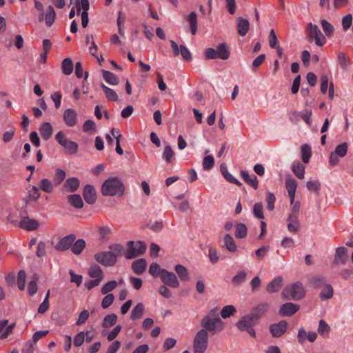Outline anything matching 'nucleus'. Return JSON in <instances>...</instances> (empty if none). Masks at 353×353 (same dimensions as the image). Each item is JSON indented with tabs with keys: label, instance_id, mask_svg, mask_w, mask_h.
<instances>
[{
	"label": "nucleus",
	"instance_id": "nucleus-59",
	"mask_svg": "<svg viewBox=\"0 0 353 353\" xmlns=\"http://www.w3.org/2000/svg\"><path fill=\"white\" fill-rule=\"evenodd\" d=\"M83 130L85 132L92 133L96 131L95 123L91 119L86 120L83 125Z\"/></svg>",
	"mask_w": 353,
	"mask_h": 353
},
{
	"label": "nucleus",
	"instance_id": "nucleus-5",
	"mask_svg": "<svg viewBox=\"0 0 353 353\" xmlns=\"http://www.w3.org/2000/svg\"><path fill=\"white\" fill-rule=\"evenodd\" d=\"M230 56V51L225 43H219L216 48H208L205 50V57L207 59L227 60Z\"/></svg>",
	"mask_w": 353,
	"mask_h": 353
},
{
	"label": "nucleus",
	"instance_id": "nucleus-36",
	"mask_svg": "<svg viewBox=\"0 0 353 353\" xmlns=\"http://www.w3.org/2000/svg\"><path fill=\"white\" fill-rule=\"evenodd\" d=\"M174 270L182 281H188L190 280L188 270L184 265L177 264L175 265Z\"/></svg>",
	"mask_w": 353,
	"mask_h": 353
},
{
	"label": "nucleus",
	"instance_id": "nucleus-18",
	"mask_svg": "<svg viewBox=\"0 0 353 353\" xmlns=\"http://www.w3.org/2000/svg\"><path fill=\"white\" fill-rule=\"evenodd\" d=\"M347 252L348 250L345 247H339L336 248L333 261L334 264L338 265L340 263L345 264L349 259Z\"/></svg>",
	"mask_w": 353,
	"mask_h": 353
},
{
	"label": "nucleus",
	"instance_id": "nucleus-22",
	"mask_svg": "<svg viewBox=\"0 0 353 353\" xmlns=\"http://www.w3.org/2000/svg\"><path fill=\"white\" fill-rule=\"evenodd\" d=\"M286 188L290 199V203L293 204L295 199V194L297 188V183L295 179L290 178L286 180Z\"/></svg>",
	"mask_w": 353,
	"mask_h": 353
},
{
	"label": "nucleus",
	"instance_id": "nucleus-16",
	"mask_svg": "<svg viewBox=\"0 0 353 353\" xmlns=\"http://www.w3.org/2000/svg\"><path fill=\"white\" fill-rule=\"evenodd\" d=\"M64 122L69 127H73L78 122L77 113L72 108L66 109L63 114Z\"/></svg>",
	"mask_w": 353,
	"mask_h": 353
},
{
	"label": "nucleus",
	"instance_id": "nucleus-43",
	"mask_svg": "<svg viewBox=\"0 0 353 353\" xmlns=\"http://www.w3.org/2000/svg\"><path fill=\"white\" fill-rule=\"evenodd\" d=\"M117 316L115 314L112 313V314H108V315L105 316V317L103 318V323H102V327L103 328H108V327H112L117 323Z\"/></svg>",
	"mask_w": 353,
	"mask_h": 353
},
{
	"label": "nucleus",
	"instance_id": "nucleus-6",
	"mask_svg": "<svg viewBox=\"0 0 353 353\" xmlns=\"http://www.w3.org/2000/svg\"><path fill=\"white\" fill-rule=\"evenodd\" d=\"M259 321L256 317L251 313L243 316L236 324L237 328L241 331H246L251 336L255 337L256 332L253 327L256 325Z\"/></svg>",
	"mask_w": 353,
	"mask_h": 353
},
{
	"label": "nucleus",
	"instance_id": "nucleus-51",
	"mask_svg": "<svg viewBox=\"0 0 353 353\" xmlns=\"http://www.w3.org/2000/svg\"><path fill=\"white\" fill-rule=\"evenodd\" d=\"M253 213L256 218L264 219L263 206L261 202L256 203L253 206Z\"/></svg>",
	"mask_w": 353,
	"mask_h": 353
},
{
	"label": "nucleus",
	"instance_id": "nucleus-48",
	"mask_svg": "<svg viewBox=\"0 0 353 353\" xmlns=\"http://www.w3.org/2000/svg\"><path fill=\"white\" fill-rule=\"evenodd\" d=\"M247 274L245 271H241L236 274L232 279L233 284L236 286L240 285L246 281Z\"/></svg>",
	"mask_w": 353,
	"mask_h": 353
},
{
	"label": "nucleus",
	"instance_id": "nucleus-9",
	"mask_svg": "<svg viewBox=\"0 0 353 353\" xmlns=\"http://www.w3.org/2000/svg\"><path fill=\"white\" fill-rule=\"evenodd\" d=\"M208 333L205 330H200L196 334L193 341L194 353H204L208 347Z\"/></svg>",
	"mask_w": 353,
	"mask_h": 353
},
{
	"label": "nucleus",
	"instance_id": "nucleus-38",
	"mask_svg": "<svg viewBox=\"0 0 353 353\" xmlns=\"http://www.w3.org/2000/svg\"><path fill=\"white\" fill-rule=\"evenodd\" d=\"M292 170L295 176L303 179L305 176V167L300 162H294L292 163Z\"/></svg>",
	"mask_w": 353,
	"mask_h": 353
},
{
	"label": "nucleus",
	"instance_id": "nucleus-62",
	"mask_svg": "<svg viewBox=\"0 0 353 353\" xmlns=\"http://www.w3.org/2000/svg\"><path fill=\"white\" fill-rule=\"evenodd\" d=\"M347 152V143H343L338 145L334 150V152L341 157H343L346 155Z\"/></svg>",
	"mask_w": 353,
	"mask_h": 353
},
{
	"label": "nucleus",
	"instance_id": "nucleus-61",
	"mask_svg": "<svg viewBox=\"0 0 353 353\" xmlns=\"http://www.w3.org/2000/svg\"><path fill=\"white\" fill-rule=\"evenodd\" d=\"M306 187L308 190H314L316 194H319L321 183L319 181H308L306 183Z\"/></svg>",
	"mask_w": 353,
	"mask_h": 353
},
{
	"label": "nucleus",
	"instance_id": "nucleus-45",
	"mask_svg": "<svg viewBox=\"0 0 353 353\" xmlns=\"http://www.w3.org/2000/svg\"><path fill=\"white\" fill-rule=\"evenodd\" d=\"M188 21L193 35L197 32V17L195 12H191L188 15Z\"/></svg>",
	"mask_w": 353,
	"mask_h": 353
},
{
	"label": "nucleus",
	"instance_id": "nucleus-33",
	"mask_svg": "<svg viewBox=\"0 0 353 353\" xmlns=\"http://www.w3.org/2000/svg\"><path fill=\"white\" fill-rule=\"evenodd\" d=\"M103 72V77L105 79V81L111 85H118L119 83V77L115 75L114 73L107 71L105 70H102Z\"/></svg>",
	"mask_w": 353,
	"mask_h": 353
},
{
	"label": "nucleus",
	"instance_id": "nucleus-30",
	"mask_svg": "<svg viewBox=\"0 0 353 353\" xmlns=\"http://www.w3.org/2000/svg\"><path fill=\"white\" fill-rule=\"evenodd\" d=\"M322 290L319 294V298L321 301H325L331 299L334 294V290L330 284H325L322 287Z\"/></svg>",
	"mask_w": 353,
	"mask_h": 353
},
{
	"label": "nucleus",
	"instance_id": "nucleus-13",
	"mask_svg": "<svg viewBox=\"0 0 353 353\" xmlns=\"http://www.w3.org/2000/svg\"><path fill=\"white\" fill-rule=\"evenodd\" d=\"M161 279L165 285L170 287L176 288L179 286V281L176 274L172 272L168 271L167 270H163Z\"/></svg>",
	"mask_w": 353,
	"mask_h": 353
},
{
	"label": "nucleus",
	"instance_id": "nucleus-42",
	"mask_svg": "<svg viewBox=\"0 0 353 353\" xmlns=\"http://www.w3.org/2000/svg\"><path fill=\"white\" fill-rule=\"evenodd\" d=\"M288 229L291 232H296L300 228V224L297 217L288 216Z\"/></svg>",
	"mask_w": 353,
	"mask_h": 353
},
{
	"label": "nucleus",
	"instance_id": "nucleus-60",
	"mask_svg": "<svg viewBox=\"0 0 353 353\" xmlns=\"http://www.w3.org/2000/svg\"><path fill=\"white\" fill-rule=\"evenodd\" d=\"M34 279L30 281L28 285V292L30 296L34 295L37 292V279H38V276L37 275H34Z\"/></svg>",
	"mask_w": 353,
	"mask_h": 353
},
{
	"label": "nucleus",
	"instance_id": "nucleus-24",
	"mask_svg": "<svg viewBox=\"0 0 353 353\" xmlns=\"http://www.w3.org/2000/svg\"><path fill=\"white\" fill-rule=\"evenodd\" d=\"M283 285V278L278 276L273 279L268 285L266 290L268 293H274L279 291Z\"/></svg>",
	"mask_w": 353,
	"mask_h": 353
},
{
	"label": "nucleus",
	"instance_id": "nucleus-46",
	"mask_svg": "<svg viewBox=\"0 0 353 353\" xmlns=\"http://www.w3.org/2000/svg\"><path fill=\"white\" fill-rule=\"evenodd\" d=\"M321 23L325 34L328 37H331L334 32V26L325 19H321Z\"/></svg>",
	"mask_w": 353,
	"mask_h": 353
},
{
	"label": "nucleus",
	"instance_id": "nucleus-35",
	"mask_svg": "<svg viewBox=\"0 0 353 353\" xmlns=\"http://www.w3.org/2000/svg\"><path fill=\"white\" fill-rule=\"evenodd\" d=\"M223 243L224 245L226 248V249L231 252H236L237 250L236 245L232 238V236L229 234H226L223 237Z\"/></svg>",
	"mask_w": 353,
	"mask_h": 353
},
{
	"label": "nucleus",
	"instance_id": "nucleus-28",
	"mask_svg": "<svg viewBox=\"0 0 353 353\" xmlns=\"http://www.w3.org/2000/svg\"><path fill=\"white\" fill-rule=\"evenodd\" d=\"M86 246V243L84 239H79L74 241L71 246V251L75 255H79L82 253Z\"/></svg>",
	"mask_w": 353,
	"mask_h": 353
},
{
	"label": "nucleus",
	"instance_id": "nucleus-31",
	"mask_svg": "<svg viewBox=\"0 0 353 353\" xmlns=\"http://www.w3.org/2000/svg\"><path fill=\"white\" fill-rule=\"evenodd\" d=\"M55 18H56L55 10H54V8L52 7V6L50 5V6H48L47 12L45 14V19L44 20L46 22V25L48 27H51L54 22Z\"/></svg>",
	"mask_w": 353,
	"mask_h": 353
},
{
	"label": "nucleus",
	"instance_id": "nucleus-20",
	"mask_svg": "<svg viewBox=\"0 0 353 353\" xmlns=\"http://www.w3.org/2000/svg\"><path fill=\"white\" fill-rule=\"evenodd\" d=\"M240 175L248 185L252 187L253 189L256 190L259 185V181L256 175H250L248 172L246 170H241Z\"/></svg>",
	"mask_w": 353,
	"mask_h": 353
},
{
	"label": "nucleus",
	"instance_id": "nucleus-54",
	"mask_svg": "<svg viewBox=\"0 0 353 353\" xmlns=\"http://www.w3.org/2000/svg\"><path fill=\"white\" fill-rule=\"evenodd\" d=\"M163 270V269H161L158 263H152L149 268V273L154 277L158 276H160L161 277L162 275Z\"/></svg>",
	"mask_w": 353,
	"mask_h": 353
},
{
	"label": "nucleus",
	"instance_id": "nucleus-19",
	"mask_svg": "<svg viewBox=\"0 0 353 353\" xmlns=\"http://www.w3.org/2000/svg\"><path fill=\"white\" fill-rule=\"evenodd\" d=\"M270 307L269 303L262 302L254 307L250 313L256 316V319L259 321V319L268 312Z\"/></svg>",
	"mask_w": 353,
	"mask_h": 353
},
{
	"label": "nucleus",
	"instance_id": "nucleus-15",
	"mask_svg": "<svg viewBox=\"0 0 353 353\" xmlns=\"http://www.w3.org/2000/svg\"><path fill=\"white\" fill-rule=\"evenodd\" d=\"M300 307L299 305L288 302L283 304L279 310V314L282 316H291L294 314Z\"/></svg>",
	"mask_w": 353,
	"mask_h": 353
},
{
	"label": "nucleus",
	"instance_id": "nucleus-50",
	"mask_svg": "<svg viewBox=\"0 0 353 353\" xmlns=\"http://www.w3.org/2000/svg\"><path fill=\"white\" fill-rule=\"evenodd\" d=\"M66 173L62 169L58 168L56 170L55 175L54 176V182L55 185H59L65 179Z\"/></svg>",
	"mask_w": 353,
	"mask_h": 353
},
{
	"label": "nucleus",
	"instance_id": "nucleus-26",
	"mask_svg": "<svg viewBox=\"0 0 353 353\" xmlns=\"http://www.w3.org/2000/svg\"><path fill=\"white\" fill-rule=\"evenodd\" d=\"M146 268V260L145 259H139L135 260L132 263V269L137 274H141Z\"/></svg>",
	"mask_w": 353,
	"mask_h": 353
},
{
	"label": "nucleus",
	"instance_id": "nucleus-14",
	"mask_svg": "<svg viewBox=\"0 0 353 353\" xmlns=\"http://www.w3.org/2000/svg\"><path fill=\"white\" fill-rule=\"evenodd\" d=\"M76 239L74 234H68L61 239L55 245V249L59 252H64L71 248L72 244Z\"/></svg>",
	"mask_w": 353,
	"mask_h": 353
},
{
	"label": "nucleus",
	"instance_id": "nucleus-25",
	"mask_svg": "<svg viewBox=\"0 0 353 353\" xmlns=\"http://www.w3.org/2000/svg\"><path fill=\"white\" fill-rule=\"evenodd\" d=\"M250 23L248 19L239 17L237 19L238 33L240 36L244 37L248 32Z\"/></svg>",
	"mask_w": 353,
	"mask_h": 353
},
{
	"label": "nucleus",
	"instance_id": "nucleus-11",
	"mask_svg": "<svg viewBox=\"0 0 353 353\" xmlns=\"http://www.w3.org/2000/svg\"><path fill=\"white\" fill-rule=\"evenodd\" d=\"M21 219L19 221H12V223H15L20 227L21 229H23L27 231H32L35 230L38 228L39 223V222L34 219L30 218L28 216V212L26 210H24L21 214Z\"/></svg>",
	"mask_w": 353,
	"mask_h": 353
},
{
	"label": "nucleus",
	"instance_id": "nucleus-55",
	"mask_svg": "<svg viewBox=\"0 0 353 353\" xmlns=\"http://www.w3.org/2000/svg\"><path fill=\"white\" fill-rule=\"evenodd\" d=\"M26 274L24 270H20L17 275V285L20 290H23L26 285Z\"/></svg>",
	"mask_w": 353,
	"mask_h": 353
},
{
	"label": "nucleus",
	"instance_id": "nucleus-52",
	"mask_svg": "<svg viewBox=\"0 0 353 353\" xmlns=\"http://www.w3.org/2000/svg\"><path fill=\"white\" fill-rule=\"evenodd\" d=\"M118 283L116 281H110L103 285L101 290V292L103 294H108L110 292L114 290Z\"/></svg>",
	"mask_w": 353,
	"mask_h": 353
},
{
	"label": "nucleus",
	"instance_id": "nucleus-2",
	"mask_svg": "<svg viewBox=\"0 0 353 353\" xmlns=\"http://www.w3.org/2000/svg\"><path fill=\"white\" fill-rule=\"evenodd\" d=\"M203 330L206 332H212L213 334L216 332H220L224 328L225 323L219 317L218 310L212 309L208 314L205 316L201 322Z\"/></svg>",
	"mask_w": 353,
	"mask_h": 353
},
{
	"label": "nucleus",
	"instance_id": "nucleus-49",
	"mask_svg": "<svg viewBox=\"0 0 353 353\" xmlns=\"http://www.w3.org/2000/svg\"><path fill=\"white\" fill-rule=\"evenodd\" d=\"M302 160L304 163H307L312 156L311 148L305 144L301 147Z\"/></svg>",
	"mask_w": 353,
	"mask_h": 353
},
{
	"label": "nucleus",
	"instance_id": "nucleus-34",
	"mask_svg": "<svg viewBox=\"0 0 353 353\" xmlns=\"http://www.w3.org/2000/svg\"><path fill=\"white\" fill-rule=\"evenodd\" d=\"M144 311V305L142 303H137L132 309L130 314L132 320H137L142 317Z\"/></svg>",
	"mask_w": 353,
	"mask_h": 353
},
{
	"label": "nucleus",
	"instance_id": "nucleus-37",
	"mask_svg": "<svg viewBox=\"0 0 353 353\" xmlns=\"http://www.w3.org/2000/svg\"><path fill=\"white\" fill-rule=\"evenodd\" d=\"M68 203L73 207L80 209L83 206V200L79 194H71L68 196Z\"/></svg>",
	"mask_w": 353,
	"mask_h": 353
},
{
	"label": "nucleus",
	"instance_id": "nucleus-17",
	"mask_svg": "<svg viewBox=\"0 0 353 353\" xmlns=\"http://www.w3.org/2000/svg\"><path fill=\"white\" fill-rule=\"evenodd\" d=\"M83 196L85 202L90 205H92L96 202L97 194L93 185H86L83 191Z\"/></svg>",
	"mask_w": 353,
	"mask_h": 353
},
{
	"label": "nucleus",
	"instance_id": "nucleus-44",
	"mask_svg": "<svg viewBox=\"0 0 353 353\" xmlns=\"http://www.w3.org/2000/svg\"><path fill=\"white\" fill-rule=\"evenodd\" d=\"M248 229L243 223H239L235 227V237L237 239H243L247 236Z\"/></svg>",
	"mask_w": 353,
	"mask_h": 353
},
{
	"label": "nucleus",
	"instance_id": "nucleus-58",
	"mask_svg": "<svg viewBox=\"0 0 353 353\" xmlns=\"http://www.w3.org/2000/svg\"><path fill=\"white\" fill-rule=\"evenodd\" d=\"M174 153L170 145H166L163 152V159L168 163L172 161V159L174 157Z\"/></svg>",
	"mask_w": 353,
	"mask_h": 353
},
{
	"label": "nucleus",
	"instance_id": "nucleus-63",
	"mask_svg": "<svg viewBox=\"0 0 353 353\" xmlns=\"http://www.w3.org/2000/svg\"><path fill=\"white\" fill-rule=\"evenodd\" d=\"M214 165V159L213 156L208 155L204 157L203 160V168L205 170L211 169Z\"/></svg>",
	"mask_w": 353,
	"mask_h": 353
},
{
	"label": "nucleus",
	"instance_id": "nucleus-53",
	"mask_svg": "<svg viewBox=\"0 0 353 353\" xmlns=\"http://www.w3.org/2000/svg\"><path fill=\"white\" fill-rule=\"evenodd\" d=\"M236 312V309L234 306L232 305H228L226 306H224L221 311V317L223 319H226L232 316L234 312Z\"/></svg>",
	"mask_w": 353,
	"mask_h": 353
},
{
	"label": "nucleus",
	"instance_id": "nucleus-4",
	"mask_svg": "<svg viewBox=\"0 0 353 353\" xmlns=\"http://www.w3.org/2000/svg\"><path fill=\"white\" fill-rule=\"evenodd\" d=\"M305 295V290L299 281L286 285L282 292V296L286 300L300 301Z\"/></svg>",
	"mask_w": 353,
	"mask_h": 353
},
{
	"label": "nucleus",
	"instance_id": "nucleus-3",
	"mask_svg": "<svg viewBox=\"0 0 353 353\" xmlns=\"http://www.w3.org/2000/svg\"><path fill=\"white\" fill-rule=\"evenodd\" d=\"M124 184L117 176L109 177L103 183L101 186V193L105 196L115 195L121 196L124 194Z\"/></svg>",
	"mask_w": 353,
	"mask_h": 353
},
{
	"label": "nucleus",
	"instance_id": "nucleus-64",
	"mask_svg": "<svg viewBox=\"0 0 353 353\" xmlns=\"http://www.w3.org/2000/svg\"><path fill=\"white\" fill-rule=\"evenodd\" d=\"M114 300V296L113 294H108L105 296L103 297L101 301V307L103 309H106L109 307L113 303Z\"/></svg>",
	"mask_w": 353,
	"mask_h": 353
},
{
	"label": "nucleus",
	"instance_id": "nucleus-10",
	"mask_svg": "<svg viewBox=\"0 0 353 353\" xmlns=\"http://www.w3.org/2000/svg\"><path fill=\"white\" fill-rule=\"evenodd\" d=\"M55 139L64 148L65 153L73 155L77 152L78 144L74 141L68 140L63 131H59L57 133Z\"/></svg>",
	"mask_w": 353,
	"mask_h": 353
},
{
	"label": "nucleus",
	"instance_id": "nucleus-41",
	"mask_svg": "<svg viewBox=\"0 0 353 353\" xmlns=\"http://www.w3.org/2000/svg\"><path fill=\"white\" fill-rule=\"evenodd\" d=\"M101 87L102 88V89L104 92L105 97L109 101H117L118 100V95L114 90L110 88L109 87H108L107 85H105L103 83H101Z\"/></svg>",
	"mask_w": 353,
	"mask_h": 353
},
{
	"label": "nucleus",
	"instance_id": "nucleus-57",
	"mask_svg": "<svg viewBox=\"0 0 353 353\" xmlns=\"http://www.w3.org/2000/svg\"><path fill=\"white\" fill-rule=\"evenodd\" d=\"M40 188L47 193H51L53 190V185L48 179H43L40 181Z\"/></svg>",
	"mask_w": 353,
	"mask_h": 353
},
{
	"label": "nucleus",
	"instance_id": "nucleus-39",
	"mask_svg": "<svg viewBox=\"0 0 353 353\" xmlns=\"http://www.w3.org/2000/svg\"><path fill=\"white\" fill-rule=\"evenodd\" d=\"M28 191V196L29 199L33 200L34 202H37L41 196V192L38 187L34 185H30L26 188Z\"/></svg>",
	"mask_w": 353,
	"mask_h": 353
},
{
	"label": "nucleus",
	"instance_id": "nucleus-32",
	"mask_svg": "<svg viewBox=\"0 0 353 353\" xmlns=\"http://www.w3.org/2000/svg\"><path fill=\"white\" fill-rule=\"evenodd\" d=\"M73 68H74L73 61L71 59V58L67 57L63 60L62 64H61V70H62V72L65 75L71 74L73 71Z\"/></svg>",
	"mask_w": 353,
	"mask_h": 353
},
{
	"label": "nucleus",
	"instance_id": "nucleus-12",
	"mask_svg": "<svg viewBox=\"0 0 353 353\" xmlns=\"http://www.w3.org/2000/svg\"><path fill=\"white\" fill-rule=\"evenodd\" d=\"M287 326L288 322L285 320L280 321L278 323H272L270 325V332L274 338L281 337L286 332Z\"/></svg>",
	"mask_w": 353,
	"mask_h": 353
},
{
	"label": "nucleus",
	"instance_id": "nucleus-40",
	"mask_svg": "<svg viewBox=\"0 0 353 353\" xmlns=\"http://www.w3.org/2000/svg\"><path fill=\"white\" fill-rule=\"evenodd\" d=\"M88 274L92 278L101 279L103 280V272L102 269L98 265H92L88 270Z\"/></svg>",
	"mask_w": 353,
	"mask_h": 353
},
{
	"label": "nucleus",
	"instance_id": "nucleus-1",
	"mask_svg": "<svg viewBox=\"0 0 353 353\" xmlns=\"http://www.w3.org/2000/svg\"><path fill=\"white\" fill-rule=\"evenodd\" d=\"M108 248L110 250L99 252L94 255L95 261L105 267L114 265L118 257L121 256L124 252V247L120 243L112 244Z\"/></svg>",
	"mask_w": 353,
	"mask_h": 353
},
{
	"label": "nucleus",
	"instance_id": "nucleus-47",
	"mask_svg": "<svg viewBox=\"0 0 353 353\" xmlns=\"http://www.w3.org/2000/svg\"><path fill=\"white\" fill-rule=\"evenodd\" d=\"M330 331V327L324 320L319 321L318 332L323 337L327 336Z\"/></svg>",
	"mask_w": 353,
	"mask_h": 353
},
{
	"label": "nucleus",
	"instance_id": "nucleus-23",
	"mask_svg": "<svg viewBox=\"0 0 353 353\" xmlns=\"http://www.w3.org/2000/svg\"><path fill=\"white\" fill-rule=\"evenodd\" d=\"M52 132L53 128L50 122L43 123L39 128L40 134L45 141L48 140L52 137Z\"/></svg>",
	"mask_w": 353,
	"mask_h": 353
},
{
	"label": "nucleus",
	"instance_id": "nucleus-29",
	"mask_svg": "<svg viewBox=\"0 0 353 353\" xmlns=\"http://www.w3.org/2000/svg\"><path fill=\"white\" fill-rule=\"evenodd\" d=\"M221 174L224 178L230 183H234L239 187L242 186V183L234 178L228 170L227 167L224 164H221L220 166Z\"/></svg>",
	"mask_w": 353,
	"mask_h": 353
},
{
	"label": "nucleus",
	"instance_id": "nucleus-21",
	"mask_svg": "<svg viewBox=\"0 0 353 353\" xmlns=\"http://www.w3.org/2000/svg\"><path fill=\"white\" fill-rule=\"evenodd\" d=\"M80 185V181L77 177H70L65 180L63 184L64 190L68 192H76Z\"/></svg>",
	"mask_w": 353,
	"mask_h": 353
},
{
	"label": "nucleus",
	"instance_id": "nucleus-27",
	"mask_svg": "<svg viewBox=\"0 0 353 353\" xmlns=\"http://www.w3.org/2000/svg\"><path fill=\"white\" fill-rule=\"evenodd\" d=\"M325 284H326L325 278L321 275L312 276L308 280V285L313 288H321Z\"/></svg>",
	"mask_w": 353,
	"mask_h": 353
},
{
	"label": "nucleus",
	"instance_id": "nucleus-8",
	"mask_svg": "<svg viewBox=\"0 0 353 353\" xmlns=\"http://www.w3.org/2000/svg\"><path fill=\"white\" fill-rule=\"evenodd\" d=\"M307 39L312 43L314 40L318 46H323L326 43L325 37L323 34L318 26L309 23L307 27Z\"/></svg>",
	"mask_w": 353,
	"mask_h": 353
},
{
	"label": "nucleus",
	"instance_id": "nucleus-7",
	"mask_svg": "<svg viewBox=\"0 0 353 353\" xmlns=\"http://www.w3.org/2000/svg\"><path fill=\"white\" fill-rule=\"evenodd\" d=\"M146 245L143 241L136 242L130 241L127 243V250H124V255L127 259H132L143 255L146 250Z\"/></svg>",
	"mask_w": 353,
	"mask_h": 353
},
{
	"label": "nucleus",
	"instance_id": "nucleus-56",
	"mask_svg": "<svg viewBox=\"0 0 353 353\" xmlns=\"http://www.w3.org/2000/svg\"><path fill=\"white\" fill-rule=\"evenodd\" d=\"M267 203V209L270 211H272L274 209V203L276 201V197L272 192H268L265 198Z\"/></svg>",
	"mask_w": 353,
	"mask_h": 353
}]
</instances>
